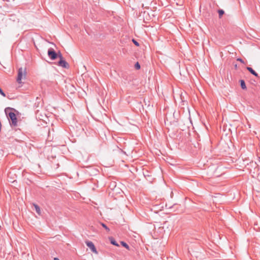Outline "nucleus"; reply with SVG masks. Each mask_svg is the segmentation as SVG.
I'll return each mask as SVG.
<instances>
[{"label": "nucleus", "instance_id": "9b49d317", "mask_svg": "<svg viewBox=\"0 0 260 260\" xmlns=\"http://www.w3.org/2000/svg\"><path fill=\"white\" fill-rule=\"evenodd\" d=\"M218 12V14H219V18H221V16L223 15V14L224 13V11L223 10H221V9L219 10Z\"/></svg>", "mask_w": 260, "mask_h": 260}, {"label": "nucleus", "instance_id": "6e6552de", "mask_svg": "<svg viewBox=\"0 0 260 260\" xmlns=\"http://www.w3.org/2000/svg\"><path fill=\"white\" fill-rule=\"evenodd\" d=\"M240 86H241V88L243 89H246L247 87H246L244 80H240Z\"/></svg>", "mask_w": 260, "mask_h": 260}, {"label": "nucleus", "instance_id": "f257e3e1", "mask_svg": "<svg viewBox=\"0 0 260 260\" xmlns=\"http://www.w3.org/2000/svg\"><path fill=\"white\" fill-rule=\"evenodd\" d=\"M8 109L13 110L14 109L11 108H7L5 109L6 114L8 115V118L10 121V123L12 126H17V118L16 114L13 112H7Z\"/></svg>", "mask_w": 260, "mask_h": 260}, {"label": "nucleus", "instance_id": "f03ea898", "mask_svg": "<svg viewBox=\"0 0 260 260\" xmlns=\"http://www.w3.org/2000/svg\"><path fill=\"white\" fill-rule=\"evenodd\" d=\"M26 75V68H20L18 71V76L17 82L18 83H21L22 80L25 79Z\"/></svg>", "mask_w": 260, "mask_h": 260}, {"label": "nucleus", "instance_id": "39448f33", "mask_svg": "<svg viewBox=\"0 0 260 260\" xmlns=\"http://www.w3.org/2000/svg\"><path fill=\"white\" fill-rule=\"evenodd\" d=\"M85 243H86V245L90 249L91 251L92 252H93L95 254L98 253V252L97 251L94 245L92 242L89 241H87L85 242Z\"/></svg>", "mask_w": 260, "mask_h": 260}, {"label": "nucleus", "instance_id": "20e7f679", "mask_svg": "<svg viewBox=\"0 0 260 260\" xmlns=\"http://www.w3.org/2000/svg\"><path fill=\"white\" fill-rule=\"evenodd\" d=\"M48 55L52 60H55L59 55V53H57L53 48H49L48 50Z\"/></svg>", "mask_w": 260, "mask_h": 260}, {"label": "nucleus", "instance_id": "9d476101", "mask_svg": "<svg viewBox=\"0 0 260 260\" xmlns=\"http://www.w3.org/2000/svg\"><path fill=\"white\" fill-rule=\"evenodd\" d=\"M120 243L125 248H126L127 249L129 250V246L127 244H126L125 242H123V241H121L120 242Z\"/></svg>", "mask_w": 260, "mask_h": 260}, {"label": "nucleus", "instance_id": "ddd939ff", "mask_svg": "<svg viewBox=\"0 0 260 260\" xmlns=\"http://www.w3.org/2000/svg\"><path fill=\"white\" fill-rule=\"evenodd\" d=\"M220 169V168L219 167H217V169H216V170H215V172H214V176H215V177H219V176H220V174H218V173H217V171H218V170H219Z\"/></svg>", "mask_w": 260, "mask_h": 260}, {"label": "nucleus", "instance_id": "dca6fc26", "mask_svg": "<svg viewBox=\"0 0 260 260\" xmlns=\"http://www.w3.org/2000/svg\"><path fill=\"white\" fill-rule=\"evenodd\" d=\"M0 94L3 95V96H6V94L4 93V92L3 91L2 88L0 87Z\"/></svg>", "mask_w": 260, "mask_h": 260}, {"label": "nucleus", "instance_id": "7ed1b4c3", "mask_svg": "<svg viewBox=\"0 0 260 260\" xmlns=\"http://www.w3.org/2000/svg\"><path fill=\"white\" fill-rule=\"evenodd\" d=\"M58 57L60 58V60L58 62V65L65 69H69L70 67L69 64L64 59H63V58L60 52H59Z\"/></svg>", "mask_w": 260, "mask_h": 260}, {"label": "nucleus", "instance_id": "1a4fd4ad", "mask_svg": "<svg viewBox=\"0 0 260 260\" xmlns=\"http://www.w3.org/2000/svg\"><path fill=\"white\" fill-rule=\"evenodd\" d=\"M34 205L36 212L39 215H40L41 214V210H40L39 206L37 204H34Z\"/></svg>", "mask_w": 260, "mask_h": 260}, {"label": "nucleus", "instance_id": "0eeeda50", "mask_svg": "<svg viewBox=\"0 0 260 260\" xmlns=\"http://www.w3.org/2000/svg\"><path fill=\"white\" fill-rule=\"evenodd\" d=\"M109 241H110V243L115 246H119V244L117 243V242L116 241V240L114 239V238L111 237L109 238Z\"/></svg>", "mask_w": 260, "mask_h": 260}, {"label": "nucleus", "instance_id": "f3484780", "mask_svg": "<svg viewBox=\"0 0 260 260\" xmlns=\"http://www.w3.org/2000/svg\"><path fill=\"white\" fill-rule=\"evenodd\" d=\"M237 60L241 62V63H244V60L242 58H237Z\"/></svg>", "mask_w": 260, "mask_h": 260}, {"label": "nucleus", "instance_id": "4468645a", "mask_svg": "<svg viewBox=\"0 0 260 260\" xmlns=\"http://www.w3.org/2000/svg\"><path fill=\"white\" fill-rule=\"evenodd\" d=\"M135 68L137 69V70H139L140 69V64L138 62H137L135 65Z\"/></svg>", "mask_w": 260, "mask_h": 260}, {"label": "nucleus", "instance_id": "a211bd4d", "mask_svg": "<svg viewBox=\"0 0 260 260\" xmlns=\"http://www.w3.org/2000/svg\"><path fill=\"white\" fill-rule=\"evenodd\" d=\"M54 260H59L57 257L54 258Z\"/></svg>", "mask_w": 260, "mask_h": 260}, {"label": "nucleus", "instance_id": "f8f14e48", "mask_svg": "<svg viewBox=\"0 0 260 260\" xmlns=\"http://www.w3.org/2000/svg\"><path fill=\"white\" fill-rule=\"evenodd\" d=\"M102 226L105 229V230L107 231V232H109L110 231V229L104 223H101Z\"/></svg>", "mask_w": 260, "mask_h": 260}, {"label": "nucleus", "instance_id": "423d86ee", "mask_svg": "<svg viewBox=\"0 0 260 260\" xmlns=\"http://www.w3.org/2000/svg\"><path fill=\"white\" fill-rule=\"evenodd\" d=\"M246 69L254 76L259 77L257 73L254 70H253V69L251 68V67H246Z\"/></svg>", "mask_w": 260, "mask_h": 260}, {"label": "nucleus", "instance_id": "2eb2a0df", "mask_svg": "<svg viewBox=\"0 0 260 260\" xmlns=\"http://www.w3.org/2000/svg\"><path fill=\"white\" fill-rule=\"evenodd\" d=\"M133 42L134 43V44L137 46H139V43L137 41H136L135 39H133Z\"/></svg>", "mask_w": 260, "mask_h": 260}]
</instances>
